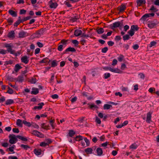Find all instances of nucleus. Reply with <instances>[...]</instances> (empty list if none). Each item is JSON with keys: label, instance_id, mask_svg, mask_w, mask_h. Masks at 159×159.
Wrapping results in <instances>:
<instances>
[{"label": "nucleus", "instance_id": "1", "mask_svg": "<svg viewBox=\"0 0 159 159\" xmlns=\"http://www.w3.org/2000/svg\"><path fill=\"white\" fill-rule=\"evenodd\" d=\"M4 47L7 48V51L8 53H10L11 54H15V50L12 49L13 46L12 43H5L4 45Z\"/></svg>", "mask_w": 159, "mask_h": 159}, {"label": "nucleus", "instance_id": "2", "mask_svg": "<svg viewBox=\"0 0 159 159\" xmlns=\"http://www.w3.org/2000/svg\"><path fill=\"white\" fill-rule=\"evenodd\" d=\"M123 25V22L120 21L116 22L110 25V28L112 30H114L115 28L121 27Z\"/></svg>", "mask_w": 159, "mask_h": 159}, {"label": "nucleus", "instance_id": "3", "mask_svg": "<svg viewBox=\"0 0 159 159\" xmlns=\"http://www.w3.org/2000/svg\"><path fill=\"white\" fill-rule=\"evenodd\" d=\"M32 134L39 138H43L44 137V134L37 130L33 131Z\"/></svg>", "mask_w": 159, "mask_h": 159}, {"label": "nucleus", "instance_id": "4", "mask_svg": "<svg viewBox=\"0 0 159 159\" xmlns=\"http://www.w3.org/2000/svg\"><path fill=\"white\" fill-rule=\"evenodd\" d=\"M29 58L26 55L22 57L21 58V62L26 64H28L29 61Z\"/></svg>", "mask_w": 159, "mask_h": 159}, {"label": "nucleus", "instance_id": "5", "mask_svg": "<svg viewBox=\"0 0 159 159\" xmlns=\"http://www.w3.org/2000/svg\"><path fill=\"white\" fill-rule=\"evenodd\" d=\"M126 9V6L125 4H122L120 6L117 8V10L119 11V12H123Z\"/></svg>", "mask_w": 159, "mask_h": 159}, {"label": "nucleus", "instance_id": "6", "mask_svg": "<svg viewBox=\"0 0 159 159\" xmlns=\"http://www.w3.org/2000/svg\"><path fill=\"white\" fill-rule=\"evenodd\" d=\"M14 136L15 135L10 134L9 136V142L11 144H13L16 143V141H15Z\"/></svg>", "mask_w": 159, "mask_h": 159}, {"label": "nucleus", "instance_id": "7", "mask_svg": "<svg viewBox=\"0 0 159 159\" xmlns=\"http://www.w3.org/2000/svg\"><path fill=\"white\" fill-rule=\"evenodd\" d=\"M136 3L137 6L139 7H140L143 5L145 4L146 1L145 0H137Z\"/></svg>", "mask_w": 159, "mask_h": 159}, {"label": "nucleus", "instance_id": "8", "mask_svg": "<svg viewBox=\"0 0 159 159\" xmlns=\"http://www.w3.org/2000/svg\"><path fill=\"white\" fill-rule=\"evenodd\" d=\"M24 80V78L22 75H19L17 78H15V80L19 82H22Z\"/></svg>", "mask_w": 159, "mask_h": 159}, {"label": "nucleus", "instance_id": "9", "mask_svg": "<svg viewBox=\"0 0 159 159\" xmlns=\"http://www.w3.org/2000/svg\"><path fill=\"white\" fill-rule=\"evenodd\" d=\"M152 114V113L150 112H148L147 114L146 121L148 123H150L151 121Z\"/></svg>", "mask_w": 159, "mask_h": 159}, {"label": "nucleus", "instance_id": "10", "mask_svg": "<svg viewBox=\"0 0 159 159\" xmlns=\"http://www.w3.org/2000/svg\"><path fill=\"white\" fill-rule=\"evenodd\" d=\"M157 24L151 21L149 22V23L148 24V27L150 29H151L155 27L157 25Z\"/></svg>", "mask_w": 159, "mask_h": 159}, {"label": "nucleus", "instance_id": "11", "mask_svg": "<svg viewBox=\"0 0 159 159\" xmlns=\"http://www.w3.org/2000/svg\"><path fill=\"white\" fill-rule=\"evenodd\" d=\"M68 41V40L63 39L61 40L60 42L59 43V45L60 44H61V45H62L63 47L65 48L66 46Z\"/></svg>", "mask_w": 159, "mask_h": 159}, {"label": "nucleus", "instance_id": "12", "mask_svg": "<svg viewBox=\"0 0 159 159\" xmlns=\"http://www.w3.org/2000/svg\"><path fill=\"white\" fill-rule=\"evenodd\" d=\"M33 152L36 155L39 156L41 154L42 150L40 149L35 148L34 149Z\"/></svg>", "mask_w": 159, "mask_h": 159}, {"label": "nucleus", "instance_id": "13", "mask_svg": "<svg viewBox=\"0 0 159 159\" xmlns=\"http://www.w3.org/2000/svg\"><path fill=\"white\" fill-rule=\"evenodd\" d=\"M82 34V31L79 29H76L75 30L74 32V35L76 37L81 35Z\"/></svg>", "mask_w": 159, "mask_h": 159}, {"label": "nucleus", "instance_id": "14", "mask_svg": "<svg viewBox=\"0 0 159 159\" xmlns=\"http://www.w3.org/2000/svg\"><path fill=\"white\" fill-rule=\"evenodd\" d=\"M15 34L14 31V30H12L9 32L8 34V37L9 38L14 39L15 37Z\"/></svg>", "mask_w": 159, "mask_h": 159}, {"label": "nucleus", "instance_id": "15", "mask_svg": "<svg viewBox=\"0 0 159 159\" xmlns=\"http://www.w3.org/2000/svg\"><path fill=\"white\" fill-rule=\"evenodd\" d=\"M27 33L24 32V31L20 32L19 33L18 35L20 38H23L26 36Z\"/></svg>", "mask_w": 159, "mask_h": 159}, {"label": "nucleus", "instance_id": "16", "mask_svg": "<svg viewBox=\"0 0 159 159\" xmlns=\"http://www.w3.org/2000/svg\"><path fill=\"white\" fill-rule=\"evenodd\" d=\"M96 152L97 155L98 156H101L103 154V151L102 149L100 148H97Z\"/></svg>", "mask_w": 159, "mask_h": 159}, {"label": "nucleus", "instance_id": "17", "mask_svg": "<svg viewBox=\"0 0 159 159\" xmlns=\"http://www.w3.org/2000/svg\"><path fill=\"white\" fill-rule=\"evenodd\" d=\"M8 13L13 17H16L17 16L16 12L12 10H9L8 11Z\"/></svg>", "mask_w": 159, "mask_h": 159}, {"label": "nucleus", "instance_id": "18", "mask_svg": "<svg viewBox=\"0 0 159 159\" xmlns=\"http://www.w3.org/2000/svg\"><path fill=\"white\" fill-rule=\"evenodd\" d=\"M22 67L20 66L19 64H16L15 65L14 70L16 72H17L19 70L21 69Z\"/></svg>", "mask_w": 159, "mask_h": 159}, {"label": "nucleus", "instance_id": "19", "mask_svg": "<svg viewBox=\"0 0 159 159\" xmlns=\"http://www.w3.org/2000/svg\"><path fill=\"white\" fill-rule=\"evenodd\" d=\"M93 149L90 148H88L84 149V152L86 153L87 154H91L92 153Z\"/></svg>", "mask_w": 159, "mask_h": 159}, {"label": "nucleus", "instance_id": "20", "mask_svg": "<svg viewBox=\"0 0 159 159\" xmlns=\"http://www.w3.org/2000/svg\"><path fill=\"white\" fill-rule=\"evenodd\" d=\"M131 30L134 32L135 31H138L139 29V27L137 25H133L131 26Z\"/></svg>", "mask_w": 159, "mask_h": 159}, {"label": "nucleus", "instance_id": "21", "mask_svg": "<svg viewBox=\"0 0 159 159\" xmlns=\"http://www.w3.org/2000/svg\"><path fill=\"white\" fill-rule=\"evenodd\" d=\"M80 18V16L77 15L74 16V17H71L70 20L72 22L76 21L77 20Z\"/></svg>", "mask_w": 159, "mask_h": 159}, {"label": "nucleus", "instance_id": "22", "mask_svg": "<svg viewBox=\"0 0 159 159\" xmlns=\"http://www.w3.org/2000/svg\"><path fill=\"white\" fill-rule=\"evenodd\" d=\"M32 91L31 92V93L32 94L36 95L39 93V91L38 89L37 88H33Z\"/></svg>", "mask_w": 159, "mask_h": 159}, {"label": "nucleus", "instance_id": "23", "mask_svg": "<svg viewBox=\"0 0 159 159\" xmlns=\"http://www.w3.org/2000/svg\"><path fill=\"white\" fill-rule=\"evenodd\" d=\"M14 103V101L13 100L11 99H8L7 100L5 103L6 105H11Z\"/></svg>", "mask_w": 159, "mask_h": 159}, {"label": "nucleus", "instance_id": "24", "mask_svg": "<svg viewBox=\"0 0 159 159\" xmlns=\"http://www.w3.org/2000/svg\"><path fill=\"white\" fill-rule=\"evenodd\" d=\"M16 137L23 141L26 142L28 140V139L26 137H25L22 136L18 135L16 136Z\"/></svg>", "mask_w": 159, "mask_h": 159}, {"label": "nucleus", "instance_id": "25", "mask_svg": "<svg viewBox=\"0 0 159 159\" xmlns=\"http://www.w3.org/2000/svg\"><path fill=\"white\" fill-rule=\"evenodd\" d=\"M75 132L72 130H70L69 131L68 136L70 137H72L75 134Z\"/></svg>", "mask_w": 159, "mask_h": 159}, {"label": "nucleus", "instance_id": "26", "mask_svg": "<svg viewBox=\"0 0 159 159\" xmlns=\"http://www.w3.org/2000/svg\"><path fill=\"white\" fill-rule=\"evenodd\" d=\"M104 30L103 28L101 27L99 29H98L96 30V32L98 34H102L104 32Z\"/></svg>", "mask_w": 159, "mask_h": 159}, {"label": "nucleus", "instance_id": "27", "mask_svg": "<svg viewBox=\"0 0 159 159\" xmlns=\"http://www.w3.org/2000/svg\"><path fill=\"white\" fill-rule=\"evenodd\" d=\"M58 6V4L57 2L52 3L49 5V7L51 8H56Z\"/></svg>", "mask_w": 159, "mask_h": 159}, {"label": "nucleus", "instance_id": "28", "mask_svg": "<svg viewBox=\"0 0 159 159\" xmlns=\"http://www.w3.org/2000/svg\"><path fill=\"white\" fill-rule=\"evenodd\" d=\"M15 147L16 146L15 145H13L11 147H10L9 148H7V151L9 150L11 152H12L13 153H14L15 152L14 151V149Z\"/></svg>", "mask_w": 159, "mask_h": 159}, {"label": "nucleus", "instance_id": "29", "mask_svg": "<svg viewBox=\"0 0 159 159\" xmlns=\"http://www.w3.org/2000/svg\"><path fill=\"white\" fill-rule=\"evenodd\" d=\"M112 107V105L108 104H105L103 106V109L104 110H108Z\"/></svg>", "mask_w": 159, "mask_h": 159}, {"label": "nucleus", "instance_id": "30", "mask_svg": "<svg viewBox=\"0 0 159 159\" xmlns=\"http://www.w3.org/2000/svg\"><path fill=\"white\" fill-rule=\"evenodd\" d=\"M74 139L76 141H80L83 140V137L81 135L77 136L75 137L74 138Z\"/></svg>", "mask_w": 159, "mask_h": 159}, {"label": "nucleus", "instance_id": "31", "mask_svg": "<svg viewBox=\"0 0 159 159\" xmlns=\"http://www.w3.org/2000/svg\"><path fill=\"white\" fill-rule=\"evenodd\" d=\"M66 51L75 52L76 50L73 48L69 47L66 49Z\"/></svg>", "mask_w": 159, "mask_h": 159}, {"label": "nucleus", "instance_id": "32", "mask_svg": "<svg viewBox=\"0 0 159 159\" xmlns=\"http://www.w3.org/2000/svg\"><path fill=\"white\" fill-rule=\"evenodd\" d=\"M16 125L22 127V124L21 120L20 119H18L16 121Z\"/></svg>", "mask_w": 159, "mask_h": 159}, {"label": "nucleus", "instance_id": "33", "mask_svg": "<svg viewBox=\"0 0 159 159\" xmlns=\"http://www.w3.org/2000/svg\"><path fill=\"white\" fill-rule=\"evenodd\" d=\"M149 17V16L148 14H146L143 15L140 19V20L145 21L147 18Z\"/></svg>", "mask_w": 159, "mask_h": 159}, {"label": "nucleus", "instance_id": "34", "mask_svg": "<svg viewBox=\"0 0 159 159\" xmlns=\"http://www.w3.org/2000/svg\"><path fill=\"white\" fill-rule=\"evenodd\" d=\"M20 147L21 148H23L25 150H27L28 148H30V147L29 146L23 144H21Z\"/></svg>", "mask_w": 159, "mask_h": 159}, {"label": "nucleus", "instance_id": "35", "mask_svg": "<svg viewBox=\"0 0 159 159\" xmlns=\"http://www.w3.org/2000/svg\"><path fill=\"white\" fill-rule=\"evenodd\" d=\"M43 28H42L36 31L35 34L38 35H40L43 34Z\"/></svg>", "mask_w": 159, "mask_h": 159}, {"label": "nucleus", "instance_id": "36", "mask_svg": "<svg viewBox=\"0 0 159 159\" xmlns=\"http://www.w3.org/2000/svg\"><path fill=\"white\" fill-rule=\"evenodd\" d=\"M23 123L25 125L28 127H30L31 125V124L30 122H27L25 120H23Z\"/></svg>", "mask_w": 159, "mask_h": 159}, {"label": "nucleus", "instance_id": "37", "mask_svg": "<svg viewBox=\"0 0 159 159\" xmlns=\"http://www.w3.org/2000/svg\"><path fill=\"white\" fill-rule=\"evenodd\" d=\"M149 10L152 11L154 12H157L158 10V9L155 8L154 6L153 5H152L149 9Z\"/></svg>", "mask_w": 159, "mask_h": 159}, {"label": "nucleus", "instance_id": "38", "mask_svg": "<svg viewBox=\"0 0 159 159\" xmlns=\"http://www.w3.org/2000/svg\"><path fill=\"white\" fill-rule=\"evenodd\" d=\"M129 35L126 34L124 35L123 37V39L125 41L129 39L130 38Z\"/></svg>", "mask_w": 159, "mask_h": 159}, {"label": "nucleus", "instance_id": "39", "mask_svg": "<svg viewBox=\"0 0 159 159\" xmlns=\"http://www.w3.org/2000/svg\"><path fill=\"white\" fill-rule=\"evenodd\" d=\"M57 66V63L56 60L53 61L51 63V67H54Z\"/></svg>", "mask_w": 159, "mask_h": 159}, {"label": "nucleus", "instance_id": "40", "mask_svg": "<svg viewBox=\"0 0 159 159\" xmlns=\"http://www.w3.org/2000/svg\"><path fill=\"white\" fill-rule=\"evenodd\" d=\"M8 90L7 91L6 93L10 94H13L14 92L13 90L8 86Z\"/></svg>", "mask_w": 159, "mask_h": 159}, {"label": "nucleus", "instance_id": "41", "mask_svg": "<svg viewBox=\"0 0 159 159\" xmlns=\"http://www.w3.org/2000/svg\"><path fill=\"white\" fill-rule=\"evenodd\" d=\"M13 19L11 17L8 18L7 20V22L8 23V25H11L13 23Z\"/></svg>", "mask_w": 159, "mask_h": 159}, {"label": "nucleus", "instance_id": "42", "mask_svg": "<svg viewBox=\"0 0 159 159\" xmlns=\"http://www.w3.org/2000/svg\"><path fill=\"white\" fill-rule=\"evenodd\" d=\"M138 147L136 143H133L131 145L129 148L131 149H136Z\"/></svg>", "mask_w": 159, "mask_h": 159}, {"label": "nucleus", "instance_id": "43", "mask_svg": "<svg viewBox=\"0 0 159 159\" xmlns=\"http://www.w3.org/2000/svg\"><path fill=\"white\" fill-rule=\"evenodd\" d=\"M69 0H66V1L64 3L66 5L67 7H72V6L71 4L70 3V2H69Z\"/></svg>", "mask_w": 159, "mask_h": 159}, {"label": "nucleus", "instance_id": "44", "mask_svg": "<svg viewBox=\"0 0 159 159\" xmlns=\"http://www.w3.org/2000/svg\"><path fill=\"white\" fill-rule=\"evenodd\" d=\"M71 42L74 44L75 46L76 47H77L79 44L78 41L76 40H72Z\"/></svg>", "mask_w": 159, "mask_h": 159}, {"label": "nucleus", "instance_id": "45", "mask_svg": "<svg viewBox=\"0 0 159 159\" xmlns=\"http://www.w3.org/2000/svg\"><path fill=\"white\" fill-rule=\"evenodd\" d=\"M48 58L47 57L43 58L42 60L40 61L39 62V63H46L48 61Z\"/></svg>", "mask_w": 159, "mask_h": 159}, {"label": "nucleus", "instance_id": "46", "mask_svg": "<svg viewBox=\"0 0 159 159\" xmlns=\"http://www.w3.org/2000/svg\"><path fill=\"white\" fill-rule=\"evenodd\" d=\"M55 122V120H50L49 121V123H50V124L52 127V128L53 129H54L55 128V126L53 125V123Z\"/></svg>", "mask_w": 159, "mask_h": 159}, {"label": "nucleus", "instance_id": "47", "mask_svg": "<svg viewBox=\"0 0 159 159\" xmlns=\"http://www.w3.org/2000/svg\"><path fill=\"white\" fill-rule=\"evenodd\" d=\"M95 121L98 124L100 125L101 124V122L100 119L97 116L95 117Z\"/></svg>", "mask_w": 159, "mask_h": 159}, {"label": "nucleus", "instance_id": "48", "mask_svg": "<svg viewBox=\"0 0 159 159\" xmlns=\"http://www.w3.org/2000/svg\"><path fill=\"white\" fill-rule=\"evenodd\" d=\"M124 58V56L122 54H120L119 57L117 58V59L119 61L121 62L122 61Z\"/></svg>", "mask_w": 159, "mask_h": 159}, {"label": "nucleus", "instance_id": "49", "mask_svg": "<svg viewBox=\"0 0 159 159\" xmlns=\"http://www.w3.org/2000/svg\"><path fill=\"white\" fill-rule=\"evenodd\" d=\"M7 53V51L2 49H0V54L4 55Z\"/></svg>", "mask_w": 159, "mask_h": 159}, {"label": "nucleus", "instance_id": "50", "mask_svg": "<svg viewBox=\"0 0 159 159\" xmlns=\"http://www.w3.org/2000/svg\"><path fill=\"white\" fill-rule=\"evenodd\" d=\"M84 139L85 142L86 143V145L88 146H89L90 144V142L89 140L86 137L84 138Z\"/></svg>", "mask_w": 159, "mask_h": 159}, {"label": "nucleus", "instance_id": "51", "mask_svg": "<svg viewBox=\"0 0 159 159\" xmlns=\"http://www.w3.org/2000/svg\"><path fill=\"white\" fill-rule=\"evenodd\" d=\"M128 33L129 34L130 36H132L134 35V32L131 30V29H130V30L128 31Z\"/></svg>", "mask_w": 159, "mask_h": 159}, {"label": "nucleus", "instance_id": "52", "mask_svg": "<svg viewBox=\"0 0 159 159\" xmlns=\"http://www.w3.org/2000/svg\"><path fill=\"white\" fill-rule=\"evenodd\" d=\"M13 63V61L11 60H10L8 61H5V65H7L9 64H12Z\"/></svg>", "mask_w": 159, "mask_h": 159}, {"label": "nucleus", "instance_id": "53", "mask_svg": "<svg viewBox=\"0 0 159 159\" xmlns=\"http://www.w3.org/2000/svg\"><path fill=\"white\" fill-rule=\"evenodd\" d=\"M108 50V48L107 47H104L102 49L101 52L102 53H105Z\"/></svg>", "mask_w": 159, "mask_h": 159}, {"label": "nucleus", "instance_id": "54", "mask_svg": "<svg viewBox=\"0 0 159 159\" xmlns=\"http://www.w3.org/2000/svg\"><path fill=\"white\" fill-rule=\"evenodd\" d=\"M89 108L90 109H92L93 108H98V107L94 104H92L89 106Z\"/></svg>", "mask_w": 159, "mask_h": 159}, {"label": "nucleus", "instance_id": "55", "mask_svg": "<svg viewBox=\"0 0 159 159\" xmlns=\"http://www.w3.org/2000/svg\"><path fill=\"white\" fill-rule=\"evenodd\" d=\"M111 76L110 74L109 73H105L104 74V78L105 79H107L109 77Z\"/></svg>", "mask_w": 159, "mask_h": 159}, {"label": "nucleus", "instance_id": "56", "mask_svg": "<svg viewBox=\"0 0 159 159\" xmlns=\"http://www.w3.org/2000/svg\"><path fill=\"white\" fill-rule=\"evenodd\" d=\"M29 82L32 84H35L36 83V78H32L29 81Z\"/></svg>", "mask_w": 159, "mask_h": 159}, {"label": "nucleus", "instance_id": "57", "mask_svg": "<svg viewBox=\"0 0 159 159\" xmlns=\"http://www.w3.org/2000/svg\"><path fill=\"white\" fill-rule=\"evenodd\" d=\"M63 48H64L62 45L59 44L58 47L57 49L59 51H61L63 49Z\"/></svg>", "mask_w": 159, "mask_h": 159}, {"label": "nucleus", "instance_id": "58", "mask_svg": "<svg viewBox=\"0 0 159 159\" xmlns=\"http://www.w3.org/2000/svg\"><path fill=\"white\" fill-rule=\"evenodd\" d=\"M26 10H25L24 9H21L20 10V15H22V14H26Z\"/></svg>", "mask_w": 159, "mask_h": 159}, {"label": "nucleus", "instance_id": "59", "mask_svg": "<svg viewBox=\"0 0 159 159\" xmlns=\"http://www.w3.org/2000/svg\"><path fill=\"white\" fill-rule=\"evenodd\" d=\"M48 145V144H47V143H45L44 142H42L40 144V146L43 147H46Z\"/></svg>", "mask_w": 159, "mask_h": 159}, {"label": "nucleus", "instance_id": "60", "mask_svg": "<svg viewBox=\"0 0 159 159\" xmlns=\"http://www.w3.org/2000/svg\"><path fill=\"white\" fill-rule=\"evenodd\" d=\"M42 108V105L39 106H35L33 108L34 110H36L38 109L39 110H41Z\"/></svg>", "mask_w": 159, "mask_h": 159}, {"label": "nucleus", "instance_id": "61", "mask_svg": "<svg viewBox=\"0 0 159 159\" xmlns=\"http://www.w3.org/2000/svg\"><path fill=\"white\" fill-rule=\"evenodd\" d=\"M31 18V17L30 16H28L26 17H25L22 19V22H23L28 20H29Z\"/></svg>", "mask_w": 159, "mask_h": 159}, {"label": "nucleus", "instance_id": "62", "mask_svg": "<svg viewBox=\"0 0 159 159\" xmlns=\"http://www.w3.org/2000/svg\"><path fill=\"white\" fill-rule=\"evenodd\" d=\"M21 21L20 20H17L16 22L14 24V26L15 27H17L20 23Z\"/></svg>", "mask_w": 159, "mask_h": 159}, {"label": "nucleus", "instance_id": "63", "mask_svg": "<svg viewBox=\"0 0 159 159\" xmlns=\"http://www.w3.org/2000/svg\"><path fill=\"white\" fill-rule=\"evenodd\" d=\"M2 146L4 147L7 148L8 146V143H1Z\"/></svg>", "mask_w": 159, "mask_h": 159}, {"label": "nucleus", "instance_id": "64", "mask_svg": "<svg viewBox=\"0 0 159 159\" xmlns=\"http://www.w3.org/2000/svg\"><path fill=\"white\" fill-rule=\"evenodd\" d=\"M156 44L157 43L156 42L154 41H152L150 43V46L149 47H151L152 46H155Z\"/></svg>", "mask_w": 159, "mask_h": 159}]
</instances>
